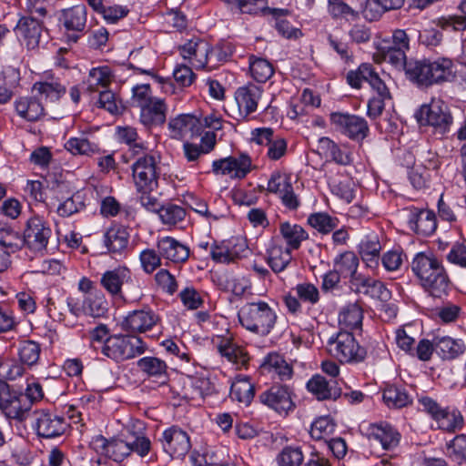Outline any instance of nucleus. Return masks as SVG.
<instances>
[{"instance_id":"30","label":"nucleus","mask_w":466,"mask_h":466,"mask_svg":"<svg viewBox=\"0 0 466 466\" xmlns=\"http://www.w3.org/2000/svg\"><path fill=\"white\" fill-rule=\"evenodd\" d=\"M404 3L405 0H367L363 15L369 21H377L385 12L400 9Z\"/></svg>"},{"instance_id":"62","label":"nucleus","mask_w":466,"mask_h":466,"mask_svg":"<svg viewBox=\"0 0 466 466\" xmlns=\"http://www.w3.org/2000/svg\"><path fill=\"white\" fill-rule=\"evenodd\" d=\"M190 460L194 466H216L219 463L217 453L208 449L202 452L194 451L190 455Z\"/></svg>"},{"instance_id":"20","label":"nucleus","mask_w":466,"mask_h":466,"mask_svg":"<svg viewBox=\"0 0 466 466\" xmlns=\"http://www.w3.org/2000/svg\"><path fill=\"white\" fill-rule=\"evenodd\" d=\"M158 316L149 308L134 310L123 320L122 328L127 331L143 333L152 329L158 322Z\"/></svg>"},{"instance_id":"60","label":"nucleus","mask_w":466,"mask_h":466,"mask_svg":"<svg viewBox=\"0 0 466 466\" xmlns=\"http://www.w3.org/2000/svg\"><path fill=\"white\" fill-rule=\"evenodd\" d=\"M328 12L334 19L358 16V13L342 0H329Z\"/></svg>"},{"instance_id":"18","label":"nucleus","mask_w":466,"mask_h":466,"mask_svg":"<svg viewBox=\"0 0 466 466\" xmlns=\"http://www.w3.org/2000/svg\"><path fill=\"white\" fill-rule=\"evenodd\" d=\"M179 51L182 57L197 69L208 67L210 45L206 40L192 38L179 46Z\"/></svg>"},{"instance_id":"23","label":"nucleus","mask_w":466,"mask_h":466,"mask_svg":"<svg viewBox=\"0 0 466 466\" xmlns=\"http://www.w3.org/2000/svg\"><path fill=\"white\" fill-rule=\"evenodd\" d=\"M261 96V87L254 84L238 87L235 92V99L240 113L248 116L255 112Z\"/></svg>"},{"instance_id":"53","label":"nucleus","mask_w":466,"mask_h":466,"mask_svg":"<svg viewBox=\"0 0 466 466\" xmlns=\"http://www.w3.org/2000/svg\"><path fill=\"white\" fill-rule=\"evenodd\" d=\"M288 10L274 9L273 15L276 17L275 27L278 32L288 39H298L302 36V32L299 28L291 25L290 22L283 18V15L287 14Z\"/></svg>"},{"instance_id":"34","label":"nucleus","mask_w":466,"mask_h":466,"mask_svg":"<svg viewBox=\"0 0 466 466\" xmlns=\"http://www.w3.org/2000/svg\"><path fill=\"white\" fill-rule=\"evenodd\" d=\"M279 232L289 250L299 249L302 241L308 239L309 235L305 229L298 224L282 222L279 225Z\"/></svg>"},{"instance_id":"11","label":"nucleus","mask_w":466,"mask_h":466,"mask_svg":"<svg viewBox=\"0 0 466 466\" xmlns=\"http://www.w3.org/2000/svg\"><path fill=\"white\" fill-rule=\"evenodd\" d=\"M132 177L137 190H157L160 167L152 155L138 157L132 164Z\"/></svg>"},{"instance_id":"21","label":"nucleus","mask_w":466,"mask_h":466,"mask_svg":"<svg viewBox=\"0 0 466 466\" xmlns=\"http://www.w3.org/2000/svg\"><path fill=\"white\" fill-rule=\"evenodd\" d=\"M15 33L19 39L23 40L28 49L36 48L42 37L43 27L36 18L24 16L19 19Z\"/></svg>"},{"instance_id":"63","label":"nucleus","mask_w":466,"mask_h":466,"mask_svg":"<svg viewBox=\"0 0 466 466\" xmlns=\"http://www.w3.org/2000/svg\"><path fill=\"white\" fill-rule=\"evenodd\" d=\"M297 296L304 302L316 304L319 300L318 288L311 283H300L295 288Z\"/></svg>"},{"instance_id":"17","label":"nucleus","mask_w":466,"mask_h":466,"mask_svg":"<svg viewBox=\"0 0 466 466\" xmlns=\"http://www.w3.org/2000/svg\"><path fill=\"white\" fill-rule=\"evenodd\" d=\"M161 442L164 451L172 458H183L191 448L187 432L177 426L166 430Z\"/></svg>"},{"instance_id":"39","label":"nucleus","mask_w":466,"mask_h":466,"mask_svg":"<svg viewBox=\"0 0 466 466\" xmlns=\"http://www.w3.org/2000/svg\"><path fill=\"white\" fill-rule=\"evenodd\" d=\"M308 390L316 396L319 400L334 399L336 400L340 396L339 391L337 389H333L329 386V381L320 376H313L307 383Z\"/></svg>"},{"instance_id":"42","label":"nucleus","mask_w":466,"mask_h":466,"mask_svg":"<svg viewBox=\"0 0 466 466\" xmlns=\"http://www.w3.org/2000/svg\"><path fill=\"white\" fill-rule=\"evenodd\" d=\"M108 310V303L101 291L89 294L83 302V312L93 318H100Z\"/></svg>"},{"instance_id":"54","label":"nucleus","mask_w":466,"mask_h":466,"mask_svg":"<svg viewBox=\"0 0 466 466\" xmlns=\"http://www.w3.org/2000/svg\"><path fill=\"white\" fill-rule=\"evenodd\" d=\"M449 456L457 463H466V435L459 434L447 443Z\"/></svg>"},{"instance_id":"37","label":"nucleus","mask_w":466,"mask_h":466,"mask_svg":"<svg viewBox=\"0 0 466 466\" xmlns=\"http://www.w3.org/2000/svg\"><path fill=\"white\" fill-rule=\"evenodd\" d=\"M292 260L291 250L274 244L268 250V264L275 273L283 271Z\"/></svg>"},{"instance_id":"61","label":"nucleus","mask_w":466,"mask_h":466,"mask_svg":"<svg viewBox=\"0 0 466 466\" xmlns=\"http://www.w3.org/2000/svg\"><path fill=\"white\" fill-rule=\"evenodd\" d=\"M290 177L279 172H274L268 182V191L281 196L291 186Z\"/></svg>"},{"instance_id":"27","label":"nucleus","mask_w":466,"mask_h":466,"mask_svg":"<svg viewBox=\"0 0 466 466\" xmlns=\"http://www.w3.org/2000/svg\"><path fill=\"white\" fill-rule=\"evenodd\" d=\"M377 62H387L395 68L405 71L407 75V67L410 60H407L406 51L391 45L380 46L375 54Z\"/></svg>"},{"instance_id":"3","label":"nucleus","mask_w":466,"mask_h":466,"mask_svg":"<svg viewBox=\"0 0 466 466\" xmlns=\"http://www.w3.org/2000/svg\"><path fill=\"white\" fill-rule=\"evenodd\" d=\"M100 285L112 298L127 303L137 302L143 297L140 281L127 267H117L104 272Z\"/></svg>"},{"instance_id":"1","label":"nucleus","mask_w":466,"mask_h":466,"mask_svg":"<svg viewBox=\"0 0 466 466\" xmlns=\"http://www.w3.org/2000/svg\"><path fill=\"white\" fill-rule=\"evenodd\" d=\"M127 435L106 439L102 435H96L90 441V447L96 453L104 455L115 461H122L131 453L140 457L147 456L151 450L150 440L143 434L127 428Z\"/></svg>"},{"instance_id":"33","label":"nucleus","mask_w":466,"mask_h":466,"mask_svg":"<svg viewBox=\"0 0 466 466\" xmlns=\"http://www.w3.org/2000/svg\"><path fill=\"white\" fill-rule=\"evenodd\" d=\"M380 250L381 245L379 237L375 234L366 236L360 244L361 258L370 268L378 266Z\"/></svg>"},{"instance_id":"7","label":"nucleus","mask_w":466,"mask_h":466,"mask_svg":"<svg viewBox=\"0 0 466 466\" xmlns=\"http://www.w3.org/2000/svg\"><path fill=\"white\" fill-rule=\"evenodd\" d=\"M147 350L143 339L132 335H113L106 338L102 353L107 358L122 362L142 355Z\"/></svg>"},{"instance_id":"57","label":"nucleus","mask_w":466,"mask_h":466,"mask_svg":"<svg viewBox=\"0 0 466 466\" xmlns=\"http://www.w3.org/2000/svg\"><path fill=\"white\" fill-rule=\"evenodd\" d=\"M156 97L152 96L148 84L137 85L132 88V106L141 108Z\"/></svg>"},{"instance_id":"5","label":"nucleus","mask_w":466,"mask_h":466,"mask_svg":"<svg viewBox=\"0 0 466 466\" xmlns=\"http://www.w3.org/2000/svg\"><path fill=\"white\" fill-rule=\"evenodd\" d=\"M238 316L242 327L259 336L268 335L277 321L275 311L262 300L246 303Z\"/></svg>"},{"instance_id":"32","label":"nucleus","mask_w":466,"mask_h":466,"mask_svg":"<svg viewBox=\"0 0 466 466\" xmlns=\"http://www.w3.org/2000/svg\"><path fill=\"white\" fill-rule=\"evenodd\" d=\"M129 234L126 228L113 226L104 235V244L110 253H121L127 248Z\"/></svg>"},{"instance_id":"41","label":"nucleus","mask_w":466,"mask_h":466,"mask_svg":"<svg viewBox=\"0 0 466 466\" xmlns=\"http://www.w3.org/2000/svg\"><path fill=\"white\" fill-rule=\"evenodd\" d=\"M185 390L187 398H204L213 393L214 386L207 377L192 376L188 377L187 385L185 387Z\"/></svg>"},{"instance_id":"52","label":"nucleus","mask_w":466,"mask_h":466,"mask_svg":"<svg viewBox=\"0 0 466 466\" xmlns=\"http://www.w3.org/2000/svg\"><path fill=\"white\" fill-rule=\"evenodd\" d=\"M308 223L319 233L328 234L337 228L339 219L328 213L318 212L309 216Z\"/></svg>"},{"instance_id":"40","label":"nucleus","mask_w":466,"mask_h":466,"mask_svg":"<svg viewBox=\"0 0 466 466\" xmlns=\"http://www.w3.org/2000/svg\"><path fill=\"white\" fill-rule=\"evenodd\" d=\"M363 311L358 303L345 306L339 312V323L349 329H360L362 325Z\"/></svg>"},{"instance_id":"45","label":"nucleus","mask_w":466,"mask_h":466,"mask_svg":"<svg viewBox=\"0 0 466 466\" xmlns=\"http://www.w3.org/2000/svg\"><path fill=\"white\" fill-rule=\"evenodd\" d=\"M382 399L389 408L400 409L411 402V398L401 387L388 386L382 394Z\"/></svg>"},{"instance_id":"56","label":"nucleus","mask_w":466,"mask_h":466,"mask_svg":"<svg viewBox=\"0 0 466 466\" xmlns=\"http://www.w3.org/2000/svg\"><path fill=\"white\" fill-rule=\"evenodd\" d=\"M0 245L7 251L10 256L18 251L23 246V238L17 233L8 230H0Z\"/></svg>"},{"instance_id":"4","label":"nucleus","mask_w":466,"mask_h":466,"mask_svg":"<svg viewBox=\"0 0 466 466\" xmlns=\"http://www.w3.org/2000/svg\"><path fill=\"white\" fill-rule=\"evenodd\" d=\"M407 77L420 86H431L453 77V62L450 58L410 59L407 67Z\"/></svg>"},{"instance_id":"10","label":"nucleus","mask_w":466,"mask_h":466,"mask_svg":"<svg viewBox=\"0 0 466 466\" xmlns=\"http://www.w3.org/2000/svg\"><path fill=\"white\" fill-rule=\"evenodd\" d=\"M0 410L7 419L23 421L31 410L30 401L22 392L0 381Z\"/></svg>"},{"instance_id":"16","label":"nucleus","mask_w":466,"mask_h":466,"mask_svg":"<svg viewBox=\"0 0 466 466\" xmlns=\"http://www.w3.org/2000/svg\"><path fill=\"white\" fill-rule=\"evenodd\" d=\"M169 136L173 139L193 138L202 134L201 119L192 114H180L169 119Z\"/></svg>"},{"instance_id":"26","label":"nucleus","mask_w":466,"mask_h":466,"mask_svg":"<svg viewBox=\"0 0 466 466\" xmlns=\"http://www.w3.org/2000/svg\"><path fill=\"white\" fill-rule=\"evenodd\" d=\"M15 108L20 117L29 122L37 121L45 116V106L35 94L16 99Z\"/></svg>"},{"instance_id":"64","label":"nucleus","mask_w":466,"mask_h":466,"mask_svg":"<svg viewBox=\"0 0 466 466\" xmlns=\"http://www.w3.org/2000/svg\"><path fill=\"white\" fill-rule=\"evenodd\" d=\"M157 284L167 293L173 295L177 290L175 277L167 269H160L156 275Z\"/></svg>"},{"instance_id":"49","label":"nucleus","mask_w":466,"mask_h":466,"mask_svg":"<svg viewBox=\"0 0 466 466\" xmlns=\"http://www.w3.org/2000/svg\"><path fill=\"white\" fill-rule=\"evenodd\" d=\"M186 209L179 205L167 203L158 209V216L161 222L167 226H176L186 218Z\"/></svg>"},{"instance_id":"46","label":"nucleus","mask_w":466,"mask_h":466,"mask_svg":"<svg viewBox=\"0 0 466 466\" xmlns=\"http://www.w3.org/2000/svg\"><path fill=\"white\" fill-rule=\"evenodd\" d=\"M305 461L302 449L299 446L288 445L277 454V466H301Z\"/></svg>"},{"instance_id":"25","label":"nucleus","mask_w":466,"mask_h":466,"mask_svg":"<svg viewBox=\"0 0 466 466\" xmlns=\"http://www.w3.org/2000/svg\"><path fill=\"white\" fill-rule=\"evenodd\" d=\"M137 368L147 377L165 384L168 380V366L165 360L157 357H143L137 360Z\"/></svg>"},{"instance_id":"15","label":"nucleus","mask_w":466,"mask_h":466,"mask_svg":"<svg viewBox=\"0 0 466 466\" xmlns=\"http://www.w3.org/2000/svg\"><path fill=\"white\" fill-rule=\"evenodd\" d=\"M51 235L52 230L48 224L42 218L33 217L28 219L24 231V245L31 250L42 251L46 249Z\"/></svg>"},{"instance_id":"24","label":"nucleus","mask_w":466,"mask_h":466,"mask_svg":"<svg viewBox=\"0 0 466 466\" xmlns=\"http://www.w3.org/2000/svg\"><path fill=\"white\" fill-rule=\"evenodd\" d=\"M140 122L147 127L162 126L166 122L167 106L161 98H155L139 108Z\"/></svg>"},{"instance_id":"22","label":"nucleus","mask_w":466,"mask_h":466,"mask_svg":"<svg viewBox=\"0 0 466 466\" xmlns=\"http://www.w3.org/2000/svg\"><path fill=\"white\" fill-rule=\"evenodd\" d=\"M157 251L160 256L173 263L186 262L190 254L189 248L180 243L172 237H164L157 242Z\"/></svg>"},{"instance_id":"44","label":"nucleus","mask_w":466,"mask_h":466,"mask_svg":"<svg viewBox=\"0 0 466 466\" xmlns=\"http://www.w3.org/2000/svg\"><path fill=\"white\" fill-rule=\"evenodd\" d=\"M17 354L23 365L33 367L40 359L41 346L34 340H23L19 343Z\"/></svg>"},{"instance_id":"2","label":"nucleus","mask_w":466,"mask_h":466,"mask_svg":"<svg viewBox=\"0 0 466 466\" xmlns=\"http://www.w3.org/2000/svg\"><path fill=\"white\" fill-rule=\"evenodd\" d=\"M411 268L431 296L441 298L447 293L449 278L435 256L418 253L412 260Z\"/></svg>"},{"instance_id":"38","label":"nucleus","mask_w":466,"mask_h":466,"mask_svg":"<svg viewBox=\"0 0 466 466\" xmlns=\"http://www.w3.org/2000/svg\"><path fill=\"white\" fill-rule=\"evenodd\" d=\"M434 345L443 359L453 360L462 355L465 345L461 340L451 337L435 338Z\"/></svg>"},{"instance_id":"6","label":"nucleus","mask_w":466,"mask_h":466,"mask_svg":"<svg viewBox=\"0 0 466 466\" xmlns=\"http://www.w3.org/2000/svg\"><path fill=\"white\" fill-rule=\"evenodd\" d=\"M420 126L432 128V135L442 139L451 132L453 117L448 105L441 99H432L430 104L423 105L417 115Z\"/></svg>"},{"instance_id":"28","label":"nucleus","mask_w":466,"mask_h":466,"mask_svg":"<svg viewBox=\"0 0 466 466\" xmlns=\"http://www.w3.org/2000/svg\"><path fill=\"white\" fill-rule=\"evenodd\" d=\"M33 94L44 97L46 101H57L66 93V86L53 76H47L45 80L35 82L32 88Z\"/></svg>"},{"instance_id":"59","label":"nucleus","mask_w":466,"mask_h":466,"mask_svg":"<svg viewBox=\"0 0 466 466\" xmlns=\"http://www.w3.org/2000/svg\"><path fill=\"white\" fill-rule=\"evenodd\" d=\"M46 309L48 315L55 320L65 322L66 321V313L67 311V308H66V300L63 298L55 299L53 297H49L46 300Z\"/></svg>"},{"instance_id":"51","label":"nucleus","mask_w":466,"mask_h":466,"mask_svg":"<svg viewBox=\"0 0 466 466\" xmlns=\"http://www.w3.org/2000/svg\"><path fill=\"white\" fill-rule=\"evenodd\" d=\"M85 206L86 204L84 195L83 193L77 191L62 201L58 205L56 212L60 217L67 218L80 212L82 209H84Z\"/></svg>"},{"instance_id":"12","label":"nucleus","mask_w":466,"mask_h":466,"mask_svg":"<svg viewBox=\"0 0 466 466\" xmlns=\"http://www.w3.org/2000/svg\"><path fill=\"white\" fill-rule=\"evenodd\" d=\"M33 428L36 434L45 439L59 437L67 431L69 424L63 416L47 410H36L33 412Z\"/></svg>"},{"instance_id":"14","label":"nucleus","mask_w":466,"mask_h":466,"mask_svg":"<svg viewBox=\"0 0 466 466\" xmlns=\"http://www.w3.org/2000/svg\"><path fill=\"white\" fill-rule=\"evenodd\" d=\"M330 122L337 131L357 141L363 140L370 130L363 117L348 113H331Z\"/></svg>"},{"instance_id":"50","label":"nucleus","mask_w":466,"mask_h":466,"mask_svg":"<svg viewBox=\"0 0 466 466\" xmlns=\"http://www.w3.org/2000/svg\"><path fill=\"white\" fill-rule=\"evenodd\" d=\"M249 70L251 76L259 83H265L273 75L274 69L272 65L264 58L250 56Z\"/></svg>"},{"instance_id":"29","label":"nucleus","mask_w":466,"mask_h":466,"mask_svg":"<svg viewBox=\"0 0 466 466\" xmlns=\"http://www.w3.org/2000/svg\"><path fill=\"white\" fill-rule=\"evenodd\" d=\"M410 228L417 234L430 236L437 228L435 214L427 209H421L410 215L409 220Z\"/></svg>"},{"instance_id":"43","label":"nucleus","mask_w":466,"mask_h":466,"mask_svg":"<svg viewBox=\"0 0 466 466\" xmlns=\"http://www.w3.org/2000/svg\"><path fill=\"white\" fill-rule=\"evenodd\" d=\"M255 395L254 385L248 378L238 379L232 383L230 397L246 406L249 405Z\"/></svg>"},{"instance_id":"31","label":"nucleus","mask_w":466,"mask_h":466,"mask_svg":"<svg viewBox=\"0 0 466 466\" xmlns=\"http://www.w3.org/2000/svg\"><path fill=\"white\" fill-rule=\"evenodd\" d=\"M261 367L264 370L277 375L280 380H290L293 375L291 364L287 362L283 356L275 352L265 358Z\"/></svg>"},{"instance_id":"35","label":"nucleus","mask_w":466,"mask_h":466,"mask_svg":"<svg viewBox=\"0 0 466 466\" xmlns=\"http://www.w3.org/2000/svg\"><path fill=\"white\" fill-rule=\"evenodd\" d=\"M68 31L82 32L86 25V8L85 5H75L64 10L61 18Z\"/></svg>"},{"instance_id":"8","label":"nucleus","mask_w":466,"mask_h":466,"mask_svg":"<svg viewBox=\"0 0 466 466\" xmlns=\"http://www.w3.org/2000/svg\"><path fill=\"white\" fill-rule=\"evenodd\" d=\"M328 351L340 363H359L364 360L367 352L360 347L351 332L339 331L327 342Z\"/></svg>"},{"instance_id":"36","label":"nucleus","mask_w":466,"mask_h":466,"mask_svg":"<svg viewBox=\"0 0 466 466\" xmlns=\"http://www.w3.org/2000/svg\"><path fill=\"white\" fill-rule=\"evenodd\" d=\"M217 349L221 356L234 364L244 365L248 361V354L240 347L233 343L230 338H219Z\"/></svg>"},{"instance_id":"58","label":"nucleus","mask_w":466,"mask_h":466,"mask_svg":"<svg viewBox=\"0 0 466 466\" xmlns=\"http://www.w3.org/2000/svg\"><path fill=\"white\" fill-rule=\"evenodd\" d=\"M372 66L367 63L361 64L357 70H351L347 74L348 84L354 88H360L362 82H367L371 74Z\"/></svg>"},{"instance_id":"55","label":"nucleus","mask_w":466,"mask_h":466,"mask_svg":"<svg viewBox=\"0 0 466 466\" xmlns=\"http://www.w3.org/2000/svg\"><path fill=\"white\" fill-rule=\"evenodd\" d=\"M335 431V424L329 417H320L315 420L310 428V436L315 440H322L331 435Z\"/></svg>"},{"instance_id":"13","label":"nucleus","mask_w":466,"mask_h":466,"mask_svg":"<svg viewBox=\"0 0 466 466\" xmlns=\"http://www.w3.org/2000/svg\"><path fill=\"white\" fill-rule=\"evenodd\" d=\"M293 392L287 385H272L259 394V401L277 413L287 415L295 409Z\"/></svg>"},{"instance_id":"48","label":"nucleus","mask_w":466,"mask_h":466,"mask_svg":"<svg viewBox=\"0 0 466 466\" xmlns=\"http://www.w3.org/2000/svg\"><path fill=\"white\" fill-rule=\"evenodd\" d=\"M359 258L352 251H346L338 256L334 260V268L342 278H350L357 272Z\"/></svg>"},{"instance_id":"47","label":"nucleus","mask_w":466,"mask_h":466,"mask_svg":"<svg viewBox=\"0 0 466 466\" xmlns=\"http://www.w3.org/2000/svg\"><path fill=\"white\" fill-rule=\"evenodd\" d=\"M112 79V71L107 66L92 68L87 78V89L99 91V87L106 88Z\"/></svg>"},{"instance_id":"19","label":"nucleus","mask_w":466,"mask_h":466,"mask_svg":"<svg viewBox=\"0 0 466 466\" xmlns=\"http://www.w3.org/2000/svg\"><path fill=\"white\" fill-rule=\"evenodd\" d=\"M365 435L370 441L380 444L384 450L395 448L400 439V434L387 422L370 424L366 429Z\"/></svg>"},{"instance_id":"9","label":"nucleus","mask_w":466,"mask_h":466,"mask_svg":"<svg viewBox=\"0 0 466 466\" xmlns=\"http://www.w3.org/2000/svg\"><path fill=\"white\" fill-rule=\"evenodd\" d=\"M419 403L422 410L437 422L439 429L449 432H454L462 429L464 418L459 410L442 408L430 397L420 398Z\"/></svg>"}]
</instances>
